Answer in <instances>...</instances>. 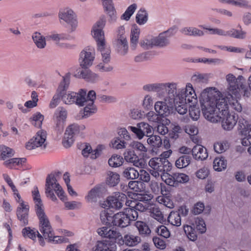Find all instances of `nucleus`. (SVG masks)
Wrapping results in <instances>:
<instances>
[{"mask_svg": "<svg viewBox=\"0 0 251 251\" xmlns=\"http://www.w3.org/2000/svg\"><path fill=\"white\" fill-rule=\"evenodd\" d=\"M61 175V173L59 171L53 172L48 175L46 179L45 194L48 198L54 201L57 200L54 192L61 200H66L64 191L58 182Z\"/></svg>", "mask_w": 251, "mask_h": 251, "instance_id": "obj_5", "label": "nucleus"}, {"mask_svg": "<svg viewBox=\"0 0 251 251\" xmlns=\"http://www.w3.org/2000/svg\"><path fill=\"white\" fill-rule=\"evenodd\" d=\"M126 199L127 196L125 194L117 192L112 196L108 197L107 199V202L109 207L119 209L122 208Z\"/></svg>", "mask_w": 251, "mask_h": 251, "instance_id": "obj_16", "label": "nucleus"}, {"mask_svg": "<svg viewBox=\"0 0 251 251\" xmlns=\"http://www.w3.org/2000/svg\"><path fill=\"white\" fill-rule=\"evenodd\" d=\"M216 95L215 88H208L202 92L200 98L202 113L204 118L212 123H216L219 119L216 112Z\"/></svg>", "mask_w": 251, "mask_h": 251, "instance_id": "obj_4", "label": "nucleus"}, {"mask_svg": "<svg viewBox=\"0 0 251 251\" xmlns=\"http://www.w3.org/2000/svg\"><path fill=\"white\" fill-rule=\"evenodd\" d=\"M239 125L241 135L251 137V124H249L247 121L243 120L239 121Z\"/></svg>", "mask_w": 251, "mask_h": 251, "instance_id": "obj_36", "label": "nucleus"}, {"mask_svg": "<svg viewBox=\"0 0 251 251\" xmlns=\"http://www.w3.org/2000/svg\"><path fill=\"white\" fill-rule=\"evenodd\" d=\"M120 179V175L118 174L109 172L106 180L107 184L111 187L115 186L119 183Z\"/></svg>", "mask_w": 251, "mask_h": 251, "instance_id": "obj_48", "label": "nucleus"}, {"mask_svg": "<svg viewBox=\"0 0 251 251\" xmlns=\"http://www.w3.org/2000/svg\"><path fill=\"white\" fill-rule=\"evenodd\" d=\"M100 219L101 222L107 226H111L114 225V216L108 213L107 210H103L100 214Z\"/></svg>", "mask_w": 251, "mask_h": 251, "instance_id": "obj_38", "label": "nucleus"}, {"mask_svg": "<svg viewBox=\"0 0 251 251\" xmlns=\"http://www.w3.org/2000/svg\"><path fill=\"white\" fill-rule=\"evenodd\" d=\"M124 158L126 161L133 163V165L140 168H143L145 165L144 160L139 158L135 154L133 151L126 150L124 154Z\"/></svg>", "mask_w": 251, "mask_h": 251, "instance_id": "obj_20", "label": "nucleus"}, {"mask_svg": "<svg viewBox=\"0 0 251 251\" xmlns=\"http://www.w3.org/2000/svg\"><path fill=\"white\" fill-rule=\"evenodd\" d=\"M163 83H153L146 84L143 86V90L147 92L162 93Z\"/></svg>", "mask_w": 251, "mask_h": 251, "instance_id": "obj_33", "label": "nucleus"}, {"mask_svg": "<svg viewBox=\"0 0 251 251\" xmlns=\"http://www.w3.org/2000/svg\"><path fill=\"white\" fill-rule=\"evenodd\" d=\"M116 46L119 52L121 55H126L128 50V45L126 36L117 37Z\"/></svg>", "mask_w": 251, "mask_h": 251, "instance_id": "obj_26", "label": "nucleus"}, {"mask_svg": "<svg viewBox=\"0 0 251 251\" xmlns=\"http://www.w3.org/2000/svg\"><path fill=\"white\" fill-rule=\"evenodd\" d=\"M47 138V132L43 130L38 131L35 136L31 138L26 145V148L31 150L35 148L41 147L45 149L47 146L46 140Z\"/></svg>", "mask_w": 251, "mask_h": 251, "instance_id": "obj_10", "label": "nucleus"}, {"mask_svg": "<svg viewBox=\"0 0 251 251\" xmlns=\"http://www.w3.org/2000/svg\"><path fill=\"white\" fill-rule=\"evenodd\" d=\"M229 97H227L228 102L229 103V109L231 110H234L237 112H241L242 110L241 104L238 102V100L233 98L231 94L228 95Z\"/></svg>", "mask_w": 251, "mask_h": 251, "instance_id": "obj_39", "label": "nucleus"}, {"mask_svg": "<svg viewBox=\"0 0 251 251\" xmlns=\"http://www.w3.org/2000/svg\"><path fill=\"white\" fill-rule=\"evenodd\" d=\"M13 192L14 195L17 197V198L16 197L17 201L19 203V206L17 207L16 211L17 218L23 226H26L28 222L29 205L25 204L21 199L17 189V191Z\"/></svg>", "mask_w": 251, "mask_h": 251, "instance_id": "obj_8", "label": "nucleus"}, {"mask_svg": "<svg viewBox=\"0 0 251 251\" xmlns=\"http://www.w3.org/2000/svg\"><path fill=\"white\" fill-rule=\"evenodd\" d=\"M192 155L197 160H203L208 157L206 149L201 145H197L193 147Z\"/></svg>", "mask_w": 251, "mask_h": 251, "instance_id": "obj_24", "label": "nucleus"}, {"mask_svg": "<svg viewBox=\"0 0 251 251\" xmlns=\"http://www.w3.org/2000/svg\"><path fill=\"white\" fill-rule=\"evenodd\" d=\"M162 140L161 137L156 135L151 134L147 139L148 143L154 148H158L162 144Z\"/></svg>", "mask_w": 251, "mask_h": 251, "instance_id": "obj_49", "label": "nucleus"}, {"mask_svg": "<svg viewBox=\"0 0 251 251\" xmlns=\"http://www.w3.org/2000/svg\"><path fill=\"white\" fill-rule=\"evenodd\" d=\"M25 161V158H13L5 161L3 165L7 168L13 169L17 166L22 165Z\"/></svg>", "mask_w": 251, "mask_h": 251, "instance_id": "obj_32", "label": "nucleus"}, {"mask_svg": "<svg viewBox=\"0 0 251 251\" xmlns=\"http://www.w3.org/2000/svg\"><path fill=\"white\" fill-rule=\"evenodd\" d=\"M180 89H177V84L175 82H166L162 84V93L166 92L168 96L165 98L171 100L174 102H177L179 100V91Z\"/></svg>", "mask_w": 251, "mask_h": 251, "instance_id": "obj_14", "label": "nucleus"}, {"mask_svg": "<svg viewBox=\"0 0 251 251\" xmlns=\"http://www.w3.org/2000/svg\"><path fill=\"white\" fill-rule=\"evenodd\" d=\"M32 38L38 49H43L46 46V37L42 35L40 32H35L32 36Z\"/></svg>", "mask_w": 251, "mask_h": 251, "instance_id": "obj_28", "label": "nucleus"}, {"mask_svg": "<svg viewBox=\"0 0 251 251\" xmlns=\"http://www.w3.org/2000/svg\"><path fill=\"white\" fill-rule=\"evenodd\" d=\"M183 229L185 233L189 239L192 241H195L197 239V235L195 228L189 225H184Z\"/></svg>", "mask_w": 251, "mask_h": 251, "instance_id": "obj_52", "label": "nucleus"}, {"mask_svg": "<svg viewBox=\"0 0 251 251\" xmlns=\"http://www.w3.org/2000/svg\"><path fill=\"white\" fill-rule=\"evenodd\" d=\"M137 7V6L136 3H133L129 5L124 12V13L121 16V19L126 21H128L131 16L135 12Z\"/></svg>", "mask_w": 251, "mask_h": 251, "instance_id": "obj_58", "label": "nucleus"}, {"mask_svg": "<svg viewBox=\"0 0 251 251\" xmlns=\"http://www.w3.org/2000/svg\"><path fill=\"white\" fill-rule=\"evenodd\" d=\"M181 33L185 35L201 37L204 35V32L195 27H185L180 30Z\"/></svg>", "mask_w": 251, "mask_h": 251, "instance_id": "obj_30", "label": "nucleus"}, {"mask_svg": "<svg viewBox=\"0 0 251 251\" xmlns=\"http://www.w3.org/2000/svg\"><path fill=\"white\" fill-rule=\"evenodd\" d=\"M67 111L62 107L58 108L54 115V119L65 121L67 118Z\"/></svg>", "mask_w": 251, "mask_h": 251, "instance_id": "obj_60", "label": "nucleus"}, {"mask_svg": "<svg viewBox=\"0 0 251 251\" xmlns=\"http://www.w3.org/2000/svg\"><path fill=\"white\" fill-rule=\"evenodd\" d=\"M216 104V110H218V113H225L229 112V103L227 99H217Z\"/></svg>", "mask_w": 251, "mask_h": 251, "instance_id": "obj_29", "label": "nucleus"}, {"mask_svg": "<svg viewBox=\"0 0 251 251\" xmlns=\"http://www.w3.org/2000/svg\"><path fill=\"white\" fill-rule=\"evenodd\" d=\"M128 129L132 131L137 137L141 139L146 135L147 137L152 134L153 128L148 124L141 122L137 125V127L129 126Z\"/></svg>", "mask_w": 251, "mask_h": 251, "instance_id": "obj_13", "label": "nucleus"}, {"mask_svg": "<svg viewBox=\"0 0 251 251\" xmlns=\"http://www.w3.org/2000/svg\"><path fill=\"white\" fill-rule=\"evenodd\" d=\"M188 102H184L181 100H177V102L176 101L174 106L176 111L180 115H184L187 112Z\"/></svg>", "mask_w": 251, "mask_h": 251, "instance_id": "obj_54", "label": "nucleus"}, {"mask_svg": "<svg viewBox=\"0 0 251 251\" xmlns=\"http://www.w3.org/2000/svg\"><path fill=\"white\" fill-rule=\"evenodd\" d=\"M115 240L105 239L98 242L96 251H116Z\"/></svg>", "mask_w": 251, "mask_h": 251, "instance_id": "obj_21", "label": "nucleus"}, {"mask_svg": "<svg viewBox=\"0 0 251 251\" xmlns=\"http://www.w3.org/2000/svg\"><path fill=\"white\" fill-rule=\"evenodd\" d=\"M32 195L35 203V211L39 221V230L43 234L44 238L48 239L50 242H53L55 243L64 242L65 239L64 237L54 235L53 230L49 219L45 212L44 206L37 186L34 187L32 191Z\"/></svg>", "mask_w": 251, "mask_h": 251, "instance_id": "obj_2", "label": "nucleus"}, {"mask_svg": "<svg viewBox=\"0 0 251 251\" xmlns=\"http://www.w3.org/2000/svg\"><path fill=\"white\" fill-rule=\"evenodd\" d=\"M44 117L40 113L37 112L34 114L32 118V124L37 127H41Z\"/></svg>", "mask_w": 251, "mask_h": 251, "instance_id": "obj_59", "label": "nucleus"}, {"mask_svg": "<svg viewBox=\"0 0 251 251\" xmlns=\"http://www.w3.org/2000/svg\"><path fill=\"white\" fill-rule=\"evenodd\" d=\"M58 18L60 22L62 21L70 25V32L75 31L77 26V21L74 11L71 9L60 10L58 13Z\"/></svg>", "mask_w": 251, "mask_h": 251, "instance_id": "obj_9", "label": "nucleus"}, {"mask_svg": "<svg viewBox=\"0 0 251 251\" xmlns=\"http://www.w3.org/2000/svg\"><path fill=\"white\" fill-rule=\"evenodd\" d=\"M135 226L137 228L140 235H148L151 233V230L148 225L143 221H138L135 223Z\"/></svg>", "mask_w": 251, "mask_h": 251, "instance_id": "obj_41", "label": "nucleus"}, {"mask_svg": "<svg viewBox=\"0 0 251 251\" xmlns=\"http://www.w3.org/2000/svg\"><path fill=\"white\" fill-rule=\"evenodd\" d=\"M85 146V148L82 151V154L84 157H87L89 153H91V158L96 159L100 155L101 151L100 149L97 148L93 151L91 147L89 145L86 144Z\"/></svg>", "mask_w": 251, "mask_h": 251, "instance_id": "obj_35", "label": "nucleus"}, {"mask_svg": "<svg viewBox=\"0 0 251 251\" xmlns=\"http://www.w3.org/2000/svg\"><path fill=\"white\" fill-rule=\"evenodd\" d=\"M105 22L104 18L100 19L93 25L92 31L93 36L97 43L98 50L101 54V62L96 66V68L101 72H110L113 70V67L109 64L111 60V50L105 45L103 31Z\"/></svg>", "mask_w": 251, "mask_h": 251, "instance_id": "obj_3", "label": "nucleus"}, {"mask_svg": "<svg viewBox=\"0 0 251 251\" xmlns=\"http://www.w3.org/2000/svg\"><path fill=\"white\" fill-rule=\"evenodd\" d=\"M71 74L68 73L63 77V81L60 82L58 92H60L61 99L66 104L75 103L77 105L85 106L81 113L82 118H87L97 112L96 106L94 101L96 99V93L94 90H90L87 94V91L80 89L78 92H72L67 94L66 91L68 89L70 82Z\"/></svg>", "mask_w": 251, "mask_h": 251, "instance_id": "obj_1", "label": "nucleus"}, {"mask_svg": "<svg viewBox=\"0 0 251 251\" xmlns=\"http://www.w3.org/2000/svg\"><path fill=\"white\" fill-rule=\"evenodd\" d=\"M85 126L83 125L79 126L77 124H74L67 128L65 132H68L75 138V136L78 135L80 131L83 130Z\"/></svg>", "mask_w": 251, "mask_h": 251, "instance_id": "obj_45", "label": "nucleus"}, {"mask_svg": "<svg viewBox=\"0 0 251 251\" xmlns=\"http://www.w3.org/2000/svg\"><path fill=\"white\" fill-rule=\"evenodd\" d=\"M179 100L188 103L192 102L193 100H196V95L191 83H188L185 88L180 89L179 91Z\"/></svg>", "mask_w": 251, "mask_h": 251, "instance_id": "obj_17", "label": "nucleus"}, {"mask_svg": "<svg viewBox=\"0 0 251 251\" xmlns=\"http://www.w3.org/2000/svg\"><path fill=\"white\" fill-rule=\"evenodd\" d=\"M161 193L162 196H158L156 198V201L159 203L163 204L167 207L170 209L174 207V203L171 200L170 196H165L163 192L164 191H166V186L162 183H161Z\"/></svg>", "mask_w": 251, "mask_h": 251, "instance_id": "obj_25", "label": "nucleus"}, {"mask_svg": "<svg viewBox=\"0 0 251 251\" xmlns=\"http://www.w3.org/2000/svg\"><path fill=\"white\" fill-rule=\"evenodd\" d=\"M101 188L95 187L92 189L89 192L86 199L89 202H93L97 201L98 198H100L101 195Z\"/></svg>", "mask_w": 251, "mask_h": 251, "instance_id": "obj_40", "label": "nucleus"}, {"mask_svg": "<svg viewBox=\"0 0 251 251\" xmlns=\"http://www.w3.org/2000/svg\"><path fill=\"white\" fill-rule=\"evenodd\" d=\"M246 34L245 31L232 28L228 31H225V36H228L237 39H244L246 37Z\"/></svg>", "mask_w": 251, "mask_h": 251, "instance_id": "obj_50", "label": "nucleus"}, {"mask_svg": "<svg viewBox=\"0 0 251 251\" xmlns=\"http://www.w3.org/2000/svg\"><path fill=\"white\" fill-rule=\"evenodd\" d=\"M149 165L151 167L150 174L158 178L165 172H170L172 169L171 163L166 158L153 157L149 162Z\"/></svg>", "mask_w": 251, "mask_h": 251, "instance_id": "obj_6", "label": "nucleus"}, {"mask_svg": "<svg viewBox=\"0 0 251 251\" xmlns=\"http://www.w3.org/2000/svg\"><path fill=\"white\" fill-rule=\"evenodd\" d=\"M175 178L176 186L178 183H184L187 182L189 180V176L185 174L175 173Z\"/></svg>", "mask_w": 251, "mask_h": 251, "instance_id": "obj_62", "label": "nucleus"}, {"mask_svg": "<svg viewBox=\"0 0 251 251\" xmlns=\"http://www.w3.org/2000/svg\"><path fill=\"white\" fill-rule=\"evenodd\" d=\"M15 153L14 151L4 145H0V158L3 160L7 158L12 157Z\"/></svg>", "mask_w": 251, "mask_h": 251, "instance_id": "obj_42", "label": "nucleus"}, {"mask_svg": "<svg viewBox=\"0 0 251 251\" xmlns=\"http://www.w3.org/2000/svg\"><path fill=\"white\" fill-rule=\"evenodd\" d=\"M97 233L101 237L107 239L116 240L119 236L120 233L112 230L107 226H103L97 229Z\"/></svg>", "mask_w": 251, "mask_h": 251, "instance_id": "obj_22", "label": "nucleus"}, {"mask_svg": "<svg viewBox=\"0 0 251 251\" xmlns=\"http://www.w3.org/2000/svg\"><path fill=\"white\" fill-rule=\"evenodd\" d=\"M38 233L39 232L37 229H31L29 227H26L22 230V234L25 237H27L33 240L36 239Z\"/></svg>", "mask_w": 251, "mask_h": 251, "instance_id": "obj_57", "label": "nucleus"}, {"mask_svg": "<svg viewBox=\"0 0 251 251\" xmlns=\"http://www.w3.org/2000/svg\"><path fill=\"white\" fill-rule=\"evenodd\" d=\"M122 239L123 244L129 247L135 246L141 241L139 236L131 234H126Z\"/></svg>", "mask_w": 251, "mask_h": 251, "instance_id": "obj_27", "label": "nucleus"}, {"mask_svg": "<svg viewBox=\"0 0 251 251\" xmlns=\"http://www.w3.org/2000/svg\"><path fill=\"white\" fill-rule=\"evenodd\" d=\"M156 232L157 234L165 238H167L170 237V233L168 229L163 225L158 226L156 229Z\"/></svg>", "mask_w": 251, "mask_h": 251, "instance_id": "obj_64", "label": "nucleus"}, {"mask_svg": "<svg viewBox=\"0 0 251 251\" xmlns=\"http://www.w3.org/2000/svg\"><path fill=\"white\" fill-rule=\"evenodd\" d=\"M229 146V145L227 141H220L214 144V149L216 152L221 153L227 150Z\"/></svg>", "mask_w": 251, "mask_h": 251, "instance_id": "obj_55", "label": "nucleus"}, {"mask_svg": "<svg viewBox=\"0 0 251 251\" xmlns=\"http://www.w3.org/2000/svg\"><path fill=\"white\" fill-rule=\"evenodd\" d=\"M122 176L126 179H134L139 176V173L133 167L124 168Z\"/></svg>", "mask_w": 251, "mask_h": 251, "instance_id": "obj_31", "label": "nucleus"}, {"mask_svg": "<svg viewBox=\"0 0 251 251\" xmlns=\"http://www.w3.org/2000/svg\"><path fill=\"white\" fill-rule=\"evenodd\" d=\"M75 138L68 132H65L62 140V144L66 148L70 147L74 143Z\"/></svg>", "mask_w": 251, "mask_h": 251, "instance_id": "obj_63", "label": "nucleus"}, {"mask_svg": "<svg viewBox=\"0 0 251 251\" xmlns=\"http://www.w3.org/2000/svg\"><path fill=\"white\" fill-rule=\"evenodd\" d=\"M173 29H169L167 31L161 33L156 37L153 38L154 46L164 47L169 43V38L173 35Z\"/></svg>", "mask_w": 251, "mask_h": 251, "instance_id": "obj_19", "label": "nucleus"}, {"mask_svg": "<svg viewBox=\"0 0 251 251\" xmlns=\"http://www.w3.org/2000/svg\"><path fill=\"white\" fill-rule=\"evenodd\" d=\"M175 102L165 98L163 101H158L155 103L154 109L158 114L163 117L170 115L173 111Z\"/></svg>", "mask_w": 251, "mask_h": 251, "instance_id": "obj_11", "label": "nucleus"}, {"mask_svg": "<svg viewBox=\"0 0 251 251\" xmlns=\"http://www.w3.org/2000/svg\"><path fill=\"white\" fill-rule=\"evenodd\" d=\"M108 16V22L110 24L115 23L117 19V12L114 7L104 11Z\"/></svg>", "mask_w": 251, "mask_h": 251, "instance_id": "obj_61", "label": "nucleus"}, {"mask_svg": "<svg viewBox=\"0 0 251 251\" xmlns=\"http://www.w3.org/2000/svg\"><path fill=\"white\" fill-rule=\"evenodd\" d=\"M75 76L92 83H95L99 80V76L88 69L81 68L77 70Z\"/></svg>", "mask_w": 251, "mask_h": 251, "instance_id": "obj_18", "label": "nucleus"}, {"mask_svg": "<svg viewBox=\"0 0 251 251\" xmlns=\"http://www.w3.org/2000/svg\"><path fill=\"white\" fill-rule=\"evenodd\" d=\"M168 172H165L160 176L162 180L168 185L176 186V183L175 178V173L170 174Z\"/></svg>", "mask_w": 251, "mask_h": 251, "instance_id": "obj_47", "label": "nucleus"}, {"mask_svg": "<svg viewBox=\"0 0 251 251\" xmlns=\"http://www.w3.org/2000/svg\"><path fill=\"white\" fill-rule=\"evenodd\" d=\"M46 39L48 41H53L58 45L60 43V40H64L67 39L66 36L65 34H58L55 32H52L46 36Z\"/></svg>", "mask_w": 251, "mask_h": 251, "instance_id": "obj_53", "label": "nucleus"}, {"mask_svg": "<svg viewBox=\"0 0 251 251\" xmlns=\"http://www.w3.org/2000/svg\"><path fill=\"white\" fill-rule=\"evenodd\" d=\"M138 215L129 209H125L124 211L116 213L114 215V225L120 227L128 226L130 221L137 220Z\"/></svg>", "mask_w": 251, "mask_h": 251, "instance_id": "obj_7", "label": "nucleus"}, {"mask_svg": "<svg viewBox=\"0 0 251 251\" xmlns=\"http://www.w3.org/2000/svg\"><path fill=\"white\" fill-rule=\"evenodd\" d=\"M168 221L173 226H179L181 224L180 212L172 211L168 217Z\"/></svg>", "mask_w": 251, "mask_h": 251, "instance_id": "obj_34", "label": "nucleus"}, {"mask_svg": "<svg viewBox=\"0 0 251 251\" xmlns=\"http://www.w3.org/2000/svg\"><path fill=\"white\" fill-rule=\"evenodd\" d=\"M216 116L219 118L216 123L221 122L222 126L225 130H230L237 122L235 116L229 114V112L225 113H218Z\"/></svg>", "mask_w": 251, "mask_h": 251, "instance_id": "obj_15", "label": "nucleus"}, {"mask_svg": "<svg viewBox=\"0 0 251 251\" xmlns=\"http://www.w3.org/2000/svg\"><path fill=\"white\" fill-rule=\"evenodd\" d=\"M95 52L93 48H86L80 53L78 62L82 69H88L93 63Z\"/></svg>", "mask_w": 251, "mask_h": 251, "instance_id": "obj_12", "label": "nucleus"}, {"mask_svg": "<svg viewBox=\"0 0 251 251\" xmlns=\"http://www.w3.org/2000/svg\"><path fill=\"white\" fill-rule=\"evenodd\" d=\"M242 80H244V77L242 75H239L237 78V80L228 84L227 89L229 94L234 95L235 97H237V94L240 92L239 89L244 84Z\"/></svg>", "mask_w": 251, "mask_h": 251, "instance_id": "obj_23", "label": "nucleus"}, {"mask_svg": "<svg viewBox=\"0 0 251 251\" xmlns=\"http://www.w3.org/2000/svg\"><path fill=\"white\" fill-rule=\"evenodd\" d=\"M150 211L151 215L159 223H163L165 221L163 214L159 207L154 206L150 209Z\"/></svg>", "mask_w": 251, "mask_h": 251, "instance_id": "obj_44", "label": "nucleus"}, {"mask_svg": "<svg viewBox=\"0 0 251 251\" xmlns=\"http://www.w3.org/2000/svg\"><path fill=\"white\" fill-rule=\"evenodd\" d=\"M123 162V158L121 156L117 154L113 155L108 160L109 166L115 168L121 166Z\"/></svg>", "mask_w": 251, "mask_h": 251, "instance_id": "obj_51", "label": "nucleus"}, {"mask_svg": "<svg viewBox=\"0 0 251 251\" xmlns=\"http://www.w3.org/2000/svg\"><path fill=\"white\" fill-rule=\"evenodd\" d=\"M226 160L224 157L216 158L213 161V168L215 171L221 172L226 168Z\"/></svg>", "mask_w": 251, "mask_h": 251, "instance_id": "obj_46", "label": "nucleus"}, {"mask_svg": "<svg viewBox=\"0 0 251 251\" xmlns=\"http://www.w3.org/2000/svg\"><path fill=\"white\" fill-rule=\"evenodd\" d=\"M135 19L136 23L139 25H144L148 20L147 11L144 8H141L136 14Z\"/></svg>", "mask_w": 251, "mask_h": 251, "instance_id": "obj_43", "label": "nucleus"}, {"mask_svg": "<svg viewBox=\"0 0 251 251\" xmlns=\"http://www.w3.org/2000/svg\"><path fill=\"white\" fill-rule=\"evenodd\" d=\"M191 160V157L190 155H182L176 161L175 165L177 168H184L190 164Z\"/></svg>", "mask_w": 251, "mask_h": 251, "instance_id": "obj_37", "label": "nucleus"}, {"mask_svg": "<svg viewBox=\"0 0 251 251\" xmlns=\"http://www.w3.org/2000/svg\"><path fill=\"white\" fill-rule=\"evenodd\" d=\"M111 144L112 148L116 149H121L125 148L127 142L125 140L122 139V138L117 137L111 141Z\"/></svg>", "mask_w": 251, "mask_h": 251, "instance_id": "obj_56", "label": "nucleus"}]
</instances>
